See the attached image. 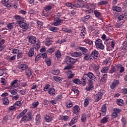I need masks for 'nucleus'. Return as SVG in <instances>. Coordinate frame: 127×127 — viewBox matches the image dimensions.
<instances>
[{"label": "nucleus", "mask_w": 127, "mask_h": 127, "mask_svg": "<svg viewBox=\"0 0 127 127\" xmlns=\"http://www.w3.org/2000/svg\"><path fill=\"white\" fill-rule=\"evenodd\" d=\"M65 5H66V6L71 7L72 8H79L81 7H84V2L79 1L75 4H72L70 2H66L65 3Z\"/></svg>", "instance_id": "obj_1"}, {"label": "nucleus", "mask_w": 127, "mask_h": 127, "mask_svg": "<svg viewBox=\"0 0 127 127\" xmlns=\"http://www.w3.org/2000/svg\"><path fill=\"white\" fill-rule=\"evenodd\" d=\"M95 46L97 49H100L101 50L105 49V45L103 44L102 40L100 39H98L95 41Z\"/></svg>", "instance_id": "obj_2"}, {"label": "nucleus", "mask_w": 127, "mask_h": 127, "mask_svg": "<svg viewBox=\"0 0 127 127\" xmlns=\"http://www.w3.org/2000/svg\"><path fill=\"white\" fill-rule=\"evenodd\" d=\"M16 24H18V26L22 28V29H25L27 30L29 26L26 23L24 22V19L23 21H17Z\"/></svg>", "instance_id": "obj_3"}, {"label": "nucleus", "mask_w": 127, "mask_h": 127, "mask_svg": "<svg viewBox=\"0 0 127 127\" xmlns=\"http://www.w3.org/2000/svg\"><path fill=\"white\" fill-rule=\"evenodd\" d=\"M76 59H73L70 57L67 56L66 58V64H68V65H72V64H74V63H76Z\"/></svg>", "instance_id": "obj_4"}, {"label": "nucleus", "mask_w": 127, "mask_h": 127, "mask_svg": "<svg viewBox=\"0 0 127 127\" xmlns=\"http://www.w3.org/2000/svg\"><path fill=\"white\" fill-rule=\"evenodd\" d=\"M11 86L9 87V89H11L12 88H17L19 84H18V80L15 79L13 80L10 83Z\"/></svg>", "instance_id": "obj_5"}, {"label": "nucleus", "mask_w": 127, "mask_h": 127, "mask_svg": "<svg viewBox=\"0 0 127 127\" xmlns=\"http://www.w3.org/2000/svg\"><path fill=\"white\" fill-rule=\"evenodd\" d=\"M103 95H104V93L103 92H99L97 94H96L94 97V100L95 102H99L101 99H102V97H103Z\"/></svg>", "instance_id": "obj_6"}, {"label": "nucleus", "mask_w": 127, "mask_h": 127, "mask_svg": "<svg viewBox=\"0 0 127 127\" xmlns=\"http://www.w3.org/2000/svg\"><path fill=\"white\" fill-rule=\"evenodd\" d=\"M89 85L86 87V91H93L94 90V85H93V80L88 81Z\"/></svg>", "instance_id": "obj_7"}, {"label": "nucleus", "mask_w": 127, "mask_h": 127, "mask_svg": "<svg viewBox=\"0 0 127 127\" xmlns=\"http://www.w3.org/2000/svg\"><path fill=\"white\" fill-rule=\"evenodd\" d=\"M99 56H100V54L98 51H96V50H94L90 54L91 57H93L95 59H97L99 58Z\"/></svg>", "instance_id": "obj_8"}, {"label": "nucleus", "mask_w": 127, "mask_h": 127, "mask_svg": "<svg viewBox=\"0 0 127 127\" xmlns=\"http://www.w3.org/2000/svg\"><path fill=\"white\" fill-rule=\"evenodd\" d=\"M62 21H63V20L61 19L60 18H55L54 22L52 23V25L55 26H58V25H60V24Z\"/></svg>", "instance_id": "obj_9"}, {"label": "nucleus", "mask_w": 127, "mask_h": 127, "mask_svg": "<svg viewBox=\"0 0 127 127\" xmlns=\"http://www.w3.org/2000/svg\"><path fill=\"white\" fill-rule=\"evenodd\" d=\"M120 84V80H115L113 82H112L110 85L111 89H115L117 86H118Z\"/></svg>", "instance_id": "obj_10"}, {"label": "nucleus", "mask_w": 127, "mask_h": 127, "mask_svg": "<svg viewBox=\"0 0 127 127\" xmlns=\"http://www.w3.org/2000/svg\"><path fill=\"white\" fill-rule=\"evenodd\" d=\"M28 41L31 44H35V43H36V37L30 36L28 38Z\"/></svg>", "instance_id": "obj_11"}, {"label": "nucleus", "mask_w": 127, "mask_h": 127, "mask_svg": "<svg viewBox=\"0 0 127 127\" xmlns=\"http://www.w3.org/2000/svg\"><path fill=\"white\" fill-rule=\"evenodd\" d=\"M36 125L38 126V125H40L41 124V116L38 114L36 116Z\"/></svg>", "instance_id": "obj_12"}, {"label": "nucleus", "mask_w": 127, "mask_h": 127, "mask_svg": "<svg viewBox=\"0 0 127 127\" xmlns=\"http://www.w3.org/2000/svg\"><path fill=\"white\" fill-rule=\"evenodd\" d=\"M5 43V40L1 39V41H0V51H2V50L4 49V47H5V46L4 45V44Z\"/></svg>", "instance_id": "obj_13"}, {"label": "nucleus", "mask_w": 127, "mask_h": 127, "mask_svg": "<svg viewBox=\"0 0 127 127\" xmlns=\"http://www.w3.org/2000/svg\"><path fill=\"white\" fill-rule=\"evenodd\" d=\"M73 111L74 115H78L80 113V108L78 105H76L73 107Z\"/></svg>", "instance_id": "obj_14"}, {"label": "nucleus", "mask_w": 127, "mask_h": 127, "mask_svg": "<svg viewBox=\"0 0 127 127\" xmlns=\"http://www.w3.org/2000/svg\"><path fill=\"white\" fill-rule=\"evenodd\" d=\"M106 112H107V105H104L101 107V115H102V116H105Z\"/></svg>", "instance_id": "obj_15"}, {"label": "nucleus", "mask_w": 127, "mask_h": 127, "mask_svg": "<svg viewBox=\"0 0 127 127\" xmlns=\"http://www.w3.org/2000/svg\"><path fill=\"white\" fill-rule=\"evenodd\" d=\"M78 116H75V117H74L69 123V126H73L74 124H76V123H77L78 121Z\"/></svg>", "instance_id": "obj_16"}, {"label": "nucleus", "mask_w": 127, "mask_h": 127, "mask_svg": "<svg viewBox=\"0 0 127 127\" xmlns=\"http://www.w3.org/2000/svg\"><path fill=\"white\" fill-rule=\"evenodd\" d=\"M34 55V48H31L29 50V52L28 53V57H32Z\"/></svg>", "instance_id": "obj_17"}, {"label": "nucleus", "mask_w": 127, "mask_h": 127, "mask_svg": "<svg viewBox=\"0 0 127 127\" xmlns=\"http://www.w3.org/2000/svg\"><path fill=\"white\" fill-rule=\"evenodd\" d=\"M86 75L87 76L89 79H91V80H95L96 78L93 73L90 72L86 74Z\"/></svg>", "instance_id": "obj_18"}, {"label": "nucleus", "mask_w": 127, "mask_h": 127, "mask_svg": "<svg viewBox=\"0 0 127 127\" xmlns=\"http://www.w3.org/2000/svg\"><path fill=\"white\" fill-rule=\"evenodd\" d=\"M71 56L72 57H80L82 56V54L80 52H75L71 54Z\"/></svg>", "instance_id": "obj_19"}, {"label": "nucleus", "mask_w": 127, "mask_h": 127, "mask_svg": "<svg viewBox=\"0 0 127 127\" xmlns=\"http://www.w3.org/2000/svg\"><path fill=\"white\" fill-rule=\"evenodd\" d=\"M112 9L114 11H116L117 12H121L122 11V8L118 6H113Z\"/></svg>", "instance_id": "obj_20"}, {"label": "nucleus", "mask_w": 127, "mask_h": 127, "mask_svg": "<svg viewBox=\"0 0 127 127\" xmlns=\"http://www.w3.org/2000/svg\"><path fill=\"white\" fill-rule=\"evenodd\" d=\"M19 69H21V70H26V69L28 68V65L25 64H21L18 65Z\"/></svg>", "instance_id": "obj_21"}, {"label": "nucleus", "mask_w": 127, "mask_h": 127, "mask_svg": "<svg viewBox=\"0 0 127 127\" xmlns=\"http://www.w3.org/2000/svg\"><path fill=\"white\" fill-rule=\"evenodd\" d=\"M26 113H27V109H24L17 116V119H20V118L23 117Z\"/></svg>", "instance_id": "obj_22"}, {"label": "nucleus", "mask_w": 127, "mask_h": 127, "mask_svg": "<svg viewBox=\"0 0 127 127\" xmlns=\"http://www.w3.org/2000/svg\"><path fill=\"white\" fill-rule=\"evenodd\" d=\"M14 19L18 20V21H22L23 20H24V18L19 15H15L14 16Z\"/></svg>", "instance_id": "obj_23"}, {"label": "nucleus", "mask_w": 127, "mask_h": 127, "mask_svg": "<svg viewBox=\"0 0 127 127\" xmlns=\"http://www.w3.org/2000/svg\"><path fill=\"white\" fill-rule=\"evenodd\" d=\"M52 73L53 75H59L60 74V70L59 69L55 68L52 70Z\"/></svg>", "instance_id": "obj_24"}, {"label": "nucleus", "mask_w": 127, "mask_h": 127, "mask_svg": "<svg viewBox=\"0 0 127 127\" xmlns=\"http://www.w3.org/2000/svg\"><path fill=\"white\" fill-rule=\"evenodd\" d=\"M49 30H50V31H53V32H57L58 31H59V28L53 27V26L49 27Z\"/></svg>", "instance_id": "obj_25"}, {"label": "nucleus", "mask_w": 127, "mask_h": 127, "mask_svg": "<svg viewBox=\"0 0 127 127\" xmlns=\"http://www.w3.org/2000/svg\"><path fill=\"white\" fill-rule=\"evenodd\" d=\"M48 93L52 96L55 95V89L53 88H50L48 90Z\"/></svg>", "instance_id": "obj_26"}, {"label": "nucleus", "mask_w": 127, "mask_h": 127, "mask_svg": "<svg viewBox=\"0 0 127 127\" xmlns=\"http://www.w3.org/2000/svg\"><path fill=\"white\" fill-rule=\"evenodd\" d=\"M91 67L92 68V69H93V70H94V71H97V70H99L100 68V66L94 64H91Z\"/></svg>", "instance_id": "obj_27"}, {"label": "nucleus", "mask_w": 127, "mask_h": 127, "mask_svg": "<svg viewBox=\"0 0 127 127\" xmlns=\"http://www.w3.org/2000/svg\"><path fill=\"white\" fill-rule=\"evenodd\" d=\"M91 100V99L89 97H87L85 99L84 101V107H87L88 105H89V101Z\"/></svg>", "instance_id": "obj_28"}, {"label": "nucleus", "mask_w": 127, "mask_h": 127, "mask_svg": "<svg viewBox=\"0 0 127 127\" xmlns=\"http://www.w3.org/2000/svg\"><path fill=\"white\" fill-rule=\"evenodd\" d=\"M78 49L79 50H80V51H81L82 52H83V53H87L89 51L88 49L83 47H79Z\"/></svg>", "instance_id": "obj_29"}, {"label": "nucleus", "mask_w": 127, "mask_h": 127, "mask_svg": "<svg viewBox=\"0 0 127 127\" xmlns=\"http://www.w3.org/2000/svg\"><path fill=\"white\" fill-rule=\"evenodd\" d=\"M13 5L12 2H7V3L3 5V6H5L7 8H11Z\"/></svg>", "instance_id": "obj_30"}, {"label": "nucleus", "mask_w": 127, "mask_h": 127, "mask_svg": "<svg viewBox=\"0 0 127 127\" xmlns=\"http://www.w3.org/2000/svg\"><path fill=\"white\" fill-rule=\"evenodd\" d=\"M21 121L24 122V123H27V122H29L30 121L29 120L28 118H27V116L24 115V116H23V117L21 119Z\"/></svg>", "instance_id": "obj_31"}, {"label": "nucleus", "mask_w": 127, "mask_h": 127, "mask_svg": "<svg viewBox=\"0 0 127 127\" xmlns=\"http://www.w3.org/2000/svg\"><path fill=\"white\" fill-rule=\"evenodd\" d=\"M3 105H8L9 104V100L7 98H3L2 99Z\"/></svg>", "instance_id": "obj_32"}, {"label": "nucleus", "mask_w": 127, "mask_h": 127, "mask_svg": "<svg viewBox=\"0 0 127 127\" xmlns=\"http://www.w3.org/2000/svg\"><path fill=\"white\" fill-rule=\"evenodd\" d=\"M51 8H52V6L50 5L47 6L45 7V9L43 11V14H45V11H49V10H51Z\"/></svg>", "instance_id": "obj_33"}, {"label": "nucleus", "mask_w": 127, "mask_h": 127, "mask_svg": "<svg viewBox=\"0 0 127 127\" xmlns=\"http://www.w3.org/2000/svg\"><path fill=\"white\" fill-rule=\"evenodd\" d=\"M108 78V75L107 74H104L103 76L101 78L100 81L102 82V83H105L106 81H107V79Z\"/></svg>", "instance_id": "obj_34"}, {"label": "nucleus", "mask_w": 127, "mask_h": 127, "mask_svg": "<svg viewBox=\"0 0 127 127\" xmlns=\"http://www.w3.org/2000/svg\"><path fill=\"white\" fill-rule=\"evenodd\" d=\"M87 34V31H86V28H84L81 30L80 35L81 36H85Z\"/></svg>", "instance_id": "obj_35"}, {"label": "nucleus", "mask_w": 127, "mask_h": 127, "mask_svg": "<svg viewBox=\"0 0 127 127\" xmlns=\"http://www.w3.org/2000/svg\"><path fill=\"white\" fill-rule=\"evenodd\" d=\"M109 69V66L104 67L101 70V73H108V71Z\"/></svg>", "instance_id": "obj_36"}, {"label": "nucleus", "mask_w": 127, "mask_h": 127, "mask_svg": "<svg viewBox=\"0 0 127 127\" xmlns=\"http://www.w3.org/2000/svg\"><path fill=\"white\" fill-rule=\"evenodd\" d=\"M45 120L47 123H50V122L53 120V118H52V117H50V116H47L45 118Z\"/></svg>", "instance_id": "obj_37"}, {"label": "nucleus", "mask_w": 127, "mask_h": 127, "mask_svg": "<svg viewBox=\"0 0 127 127\" xmlns=\"http://www.w3.org/2000/svg\"><path fill=\"white\" fill-rule=\"evenodd\" d=\"M107 123H108V118L107 117L103 118L100 121V124H103V125H105Z\"/></svg>", "instance_id": "obj_38"}, {"label": "nucleus", "mask_w": 127, "mask_h": 127, "mask_svg": "<svg viewBox=\"0 0 127 127\" xmlns=\"http://www.w3.org/2000/svg\"><path fill=\"white\" fill-rule=\"evenodd\" d=\"M54 79L58 83H61V82H62V79H61V77H60L54 76Z\"/></svg>", "instance_id": "obj_39"}, {"label": "nucleus", "mask_w": 127, "mask_h": 127, "mask_svg": "<svg viewBox=\"0 0 127 127\" xmlns=\"http://www.w3.org/2000/svg\"><path fill=\"white\" fill-rule=\"evenodd\" d=\"M8 29H12L13 27H14V23H9L7 25Z\"/></svg>", "instance_id": "obj_40"}, {"label": "nucleus", "mask_w": 127, "mask_h": 127, "mask_svg": "<svg viewBox=\"0 0 127 127\" xmlns=\"http://www.w3.org/2000/svg\"><path fill=\"white\" fill-rule=\"evenodd\" d=\"M55 55L57 59H60V58H61L62 54H61V53H60V52L59 51L56 52Z\"/></svg>", "instance_id": "obj_41"}, {"label": "nucleus", "mask_w": 127, "mask_h": 127, "mask_svg": "<svg viewBox=\"0 0 127 127\" xmlns=\"http://www.w3.org/2000/svg\"><path fill=\"white\" fill-rule=\"evenodd\" d=\"M27 117L28 119H29L30 121L32 120V113H31V112L27 113Z\"/></svg>", "instance_id": "obj_42"}, {"label": "nucleus", "mask_w": 127, "mask_h": 127, "mask_svg": "<svg viewBox=\"0 0 127 127\" xmlns=\"http://www.w3.org/2000/svg\"><path fill=\"white\" fill-rule=\"evenodd\" d=\"M9 92L11 95H16L17 94V90L16 89L10 90Z\"/></svg>", "instance_id": "obj_43"}, {"label": "nucleus", "mask_w": 127, "mask_h": 127, "mask_svg": "<svg viewBox=\"0 0 127 127\" xmlns=\"http://www.w3.org/2000/svg\"><path fill=\"white\" fill-rule=\"evenodd\" d=\"M81 120L82 123H85L86 122V120H87V116L85 114H82Z\"/></svg>", "instance_id": "obj_44"}, {"label": "nucleus", "mask_w": 127, "mask_h": 127, "mask_svg": "<svg viewBox=\"0 0 127 127\" xmlns=\"http://www.w3.org/2000/svg\"><path fill=\"white\" fill-rule=\"evenodd\" d=\"M72 90L75 95H78V94H79V91L78 90V88L76 87H73Z\"/></svg>", "instance_id": "obj_45"}, {"label": "nucleus", "mask_w": 127, "mask_h": 127, "mask_svg": "<svg viewBox=\"0 0 127 127\" xmlns=\"http://www.w3.org/2000/svg\"><path fill=\"white\" fill-rule=\"evenodd\" d=\"M20 52L19 50L17 49H13L11 50V53L12 54H18V53Z\"/></svg>", "instance_id": "obj_46"}, {"label": "nucleus", "mask_w": 127, "mask_h": 127, "mask_svg": "<svg viewBox=\"0 0 127 127\" xmlns=\"http://www.w3.org/2000/svg\"><path fill=\"white\" fill-rule=\"evenodd\" d=\"M94 14L96 17H100V16H101V13H100V12H98L97 10L94 11Z\"/></svg>", "instance_id": "obj_47"}, {"label": "nucleus", "mask_w": 127, "mask_h": 127, "mask_svg": "<svg viewBox=\"0 0 127 127\" xmlns=\"http://www.w3.org/2000/svg\"><path fill=\"white\" fill-rule=\"evenodd\" d=\"M108 3V1L105 0H102L98 2V5H104L105 4H107Z\"/></svg>", "instance_id": "obj_48"}, {"label": "nucleus", "mask_w": 127, "mask_h": 127, "mask_svg": "<svg viewBox=\"0 0 127 127\" xmlns=\"http://www.w3.org/2000/svg\"><path fill=\"white\" fill-rule=\"evenodd\" d=\"M90 59V57H89V54H84V57L83 58V60L84 61H88Z\"/></svg>", "instance_id": "obj_49"}, {"label": "nucleus", "mask_w": 127, "mask_h": 127, "mask_svg": "<svg viewBox=\"0 0 127 127\" xmlns=\"http://www.w3.org/2000/svg\"><path fill=\"white\" fill-rule=\"evenodd\" d=\"M50 87H51V85H50V84L46 85L44 88V91H45V92H47V91H48V90L50 89Z\"/></svg>", "instance_id": "obj_50"}, {"label": "nucleus", "mask_w": 127, "mask_h": 127, "mask_svg": "<svg viewBox=\"0 0 127 127\" xmlns=\"http://www.w3.org/2000/svg\"><path fill=\"white\" fill-rule=\"evenodd\" d=\"M18 99H19V95L18 94L12 96V100H13V101H16V100H18Z\"/></svg>", "instance_id": "obj_51"}, {"label": "nucleus", "mask_w": 127, "mask_h": 127, "mask_svg": "<svg viewBox=\"0 0 127 127\" xmlns=\"http://www.w3.org/2000/svg\"><path fill=\"white\" fill-rule=\"evenodd\" d=\"M120 73L122 74L125 72V67L122 66V64H120V67L119 68Z\"/></svg>", "instance_id": "obj_52"}, {"label": "nucleus", "mask_w": 127, "mask_h": 127, "mask_svg": "<svg viewBox=\"0 0 127 127\" xmlns=\"http://www.w3.org/2000/svg\"><path fill=\"white\" fill-rule=\"evenodd\" d=\"M127 17V16L122 14L120 16L118 17V19L119 20H124V19H125L126 18V17Z\"/></svg>", "instance_id": "obj_53"}, {"label": "nucleus", "mask_w": 127, "mask_h": 127, "mask_svg": "<svg viewBox=\"0 0 127 127\" xmlns=\"http://www.w3.org/2000/svg\"><path fill=\"white\" fill-rule=\"evenodd\" d=\"M13 106H15V107L21 106V101H16L15 103H14Z\"/></svg>", "instance_id": "obj_54"}, {"label": "nucleus", "mask_w": 127, "mask_h": 127, "mask_svg": "<svg viewBox=\"0 0 127 127\" xmlns=\"http://www.w3.org/2000/svg\"><path fill=\"white\" fill-rule=\"evenodd\" d=\"M117 103L118 106H121L122 105L121 104H124V100L123 99H118Z\"/></svg>", "instance_id": "obj_55"}, {"label": "nucleus", "mask_w": 127, "mask_h": 127, "mask_svg": "<svg viewBox=\"0 0 127 127\" xmlns=\"http://www.w3.org/2000/svg\"><path fill=\"white\" fill-rule=\"evenodd\" d=\"M61 119L63 120V121H68V120H69V116H62L61 117Z\"/></svg>", "instance_id": "obj_56"}, {"label": "nucleus", "mask_w": 127, "mask_h": 127, "mask_svg": "<svg viewBox=\"0 0 127 127\" xmlns=\"http://www.w3.org/2000/svg\"><path fill=\"white\" fill-rule=\"evenodd\" d=\"M35 50H38L39 48H40V43H37L35 45Z\"/></svg>", "instance_id": "obj_57"}, {"label": "nucleus", "mask_w": 127, "mask_h": 127, "mask_svg": "<svg viewBox=\"0 0 127 127\" xmlns=\"http://www.w3.org/2000/svg\"><path fill=\"white\" fill-rule=\"evenodd\" d=\"M26 75L28 77H30L31 75H32V73H31V70L28 69L26 72Z\"/></svg>", "instance_id": "obj_58"}, {"label": "nucleus", "mask_w": 127, "mask_h": 127, "mask_svg": "<svg viewBox=\"0 0 127 127\" xmlns=\"http://www.w3.org/2000/svg\"><path fill=\"white\" fill-rule=\"evenodd\" d=\"M52 43V41L51 40L48 39L47 40V41L45 42V44L47 46H49V45H51V44Z\"/></svg>", "instance_id": "obj_59"}, {"label": "nucleus", "mask_w": 127, "mask_h": 127, "mask_svg": "<svg viewBox=\"0 0 127 127\" xmlns=\"http://www.w3.org/2000/svg\"><path fill=\"white\" fill-rule=\"evenodd\" d=\"M39 105V102L38 101L34 102L32 103V106L33 107V108H36L38 105Z\"/></svg>", "instance_id": "obj_60"}, {"label": "nucleus", "mask_w": 127, "mask_h": 127, "mask_svg": "<svg viewBox=\"0 0 127 127\" xmlns=\"http://www.w3.org/2000/svg\"><path fill=\"white\" fill-rule=\"evenodd\" d=\"M19 94L22 95H25V94H26V89H23L22 90H20L19 92Z\"/></svg>", "instance_id": "obj_61"}, {"label": "nucleus", "mask_w": 127, "mask_h": 127, "mask_svg": "<svg viewBox=\"0 0 127 127\" xmlns=\"http://www.w3.org/2000/svg\"><path fill=\"white\" fill-rule=\"evenodd\" d=\"M90 18V15H86V16L84 17L82 19V20L83 21H88V19H89Z\"/></svg>", "instance_id": "obj_62"}, {"label": "nucleus", "mask_w": 127, "mask_h": 127, "mask_svg": "<svg viewBox=\"0 0 127 127\" xmlns=\"http://www.w3.org/2000/svg\"><path fill=\"white\" fill-rule=\"evenodd\" d=\"M54 51H55V49L54 48H50L48 50V52L49 53H51V54L53 53V52H54Z\"/></svg>", "instance_id": "obj_63"}, {"label": "nucleus", "mask_w": 127, "mask_h": 127, "mask_svg": "<svg viewBox=\"0 0 127 127\" xmlns=\"http://www.w3.org/2000/svg\"><path fill=\"white\" fill-rule=\"evenodd\" d=\"M17 58L18 59H20V58H22V53L19 52L17 55Z\"/></svg>", "instance_id": "obj_64"}]
</instances>
